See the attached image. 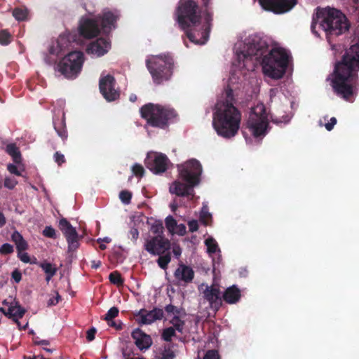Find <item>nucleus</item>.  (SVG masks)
I'll use <instances>...</instances> for the list:
<instances>
[{"mask_svg":"<svg viewBox=\"0 0 359 359\" xmlns=\"http://www.w3.org/2000/svg\"><path fill=\"white\" fill-rule=\"evenodd\" d=\"M267 43L258 35H251L245 39L243 50L237 52L239 63L248 60L261 61L264 74L273 79H279L285 74L288 65V55L281 48H273L268 52Z\"/></svg>","mask_w":359,"mask_h":359,"instance_id":"f257e3e1","label":"nucleus"},{"mask_svg":"<svg viewBox=\"0 0 359 359\" xmlns=\"http://www.w3.org/2000/svg\"><path fill=\"white\" fill-rule=\"evenodd\" d=\"M236 99L233 90H225L224 99L217 102L212 114V126L219 136L229 139L238 132L241 113L234 106Z\"/></svg>","mask_w":359,"mask_h":359,"instance_id":"f03ea898","label":"nucleus"},{"mask_svg":"<svg viewBox=\"0 0 359 359\" xmlns=\"http://www.w3.org/2000/svg\"><path fill=\"white\" fill-rule=\"evenodd\" d=\"M177 22L185 31L189 41L196 44H204L209 37V30L201 25V10L194 0L180 2L177 11Z\"/></svg>","mask_w":359,"mask_h":359,"instance_id":"7ed1b4c3","label":"nucleus"},{"mask_svg":"<svg viewBox=\"0 0 359 359\" xmlns=\"http://www.w3.org/2000/svg\"><path fill=\"white\" fill-rule=\"evenodd\" d=\"M179 178L180 180H175L170 187V192L178 196H194V187L199 184L201 175L202 174V165L196 159H191L184 164L178 165Z\"/></svg>","mask_w":359,"mask_h":359,"instance_id":"20e7f679","label":"nucleus"},{"mask_svg":"<svg viewBox=\"0 0 359 359\" xmlns=\"http://www.w3.org/2000/svg\"><path fill=\"white\" fill-rule=\"evenodd\" d=\"M140 113L149 126L160 129L167 128L177 116L174 109L154 103L144 104Z\"/></svg>","mask_w":359,"mask_h":359,"instance_id":"39448f33","label":"nucleus"},{"mask_svg":"<svg viewBox=\"0 0 359 359\" xmlns=\"http://www.w3.org/2000/svg\"><path fill=\"white\" fill-rule=\"evenodd\" d=\"M146 65L154 82L159 85L171 78L174 60L170 54H161L147 60Z\"/></svg>","mask_w":359,"mask_h":359,"instance_id":"423d86ee","label":"nucleus"},{"mask_svg":"<svg viewBox=\"0 0 359 359\" xmlns=\"http://www.w3.org/2000/svg\"><path fill=\"white\" fill-rule=\"evenodd\" d=\"M116 20V15L111 11L104 12L102 15L97 16L96 19H83L80 22L79 27V34L86 39L94 38L100 34L99 23L101 24L103 29L110 30L112 27H114V25Z\"/></svg>","mask_w":359,"mask_h":359,"instance_id":"0eeeda50","label":"nucleus"},{"mask_svg":"<svg viewBox=\"0 0 359 359\" xmlns=\"http://www.w3.org/2000/svg\"><path fill=\"white\" fill-rule=\"evenodd\" d=\"M323 17L320 27L327 34L340 35L348 29L347 20L340 11L336 9H320L317 8V18Z\"/></svg>","mask_w":359,"mask_h":359,"instance_id":"6e6552de","label":"nucleus"},{"mask_svg":"<svg viewBox=\"0 0 359 359\" xmlns=\"http://www.w3.org/2000/svg\"><path fill=\"white\" fill-rule=\"evenodd\" d=\"M269 121L268 114L264 104H257L252 107L247 121V128L256 137H264L267 133Z\"/></svg>","mask_w":359,"mask_h":359,"instance_id":"1a4fd4ad","label":"nucleus"},{"mask_svg":"<svg viewBox=\"0 0 359 359\" xmlns=\"http://www.w3.org/2000/svg\"><path fill=\"white\" fill-rule=\"evenodd\" d=\"M83 62L84 55L82 52L72 51L59 61L56 69L65 78L74 79L81 71Z\"/></svg>","mask_w":359,"mask_h":359,"instance_id":"9d476101","label":"nucleus"},{"mask_svg":"<svg viewBox=\"0 0 359 359\" xmlns=\"http://www.w3.org/2000/svg\"><path fill=\"white\" fill-rule=\"evenodd\" d=\"M144 248L151 255H161L170 250L171 243L164 236H152L146 240Z\"/></svg>","mask_w":359,"mask_h":359,"instance_id":"9b49d317","label":"nucleus"},{"mask_svg":"<svg viewBox=\"0 0 359 359\" xmlns=\"http://www.w3.org/2000/svg\"><path fill=\"white\" fill-rule=\"evenodd\" d=\"M116 85L115 78L110 74L100 79V91L107 101L113 102L119 98L120 91L116 88Z\"/></svg>","mask_w":359,"mask_h":359,"instance_id":"f8f14e48","label":"nucleus"},{"mask_svg":"<svg viewBox=\"0 0 359 359\" xmlns=\"http://www.w3.org/2000/svg\"><path fill=\"white\" fill-rule=\"evenodd\" d=\"M59 228L65 237L68 244V252H75L79 248V236L76 229L65 218H62L59 222Z\"/></svg>","mask_w":359,"mask_h":359,"instance_id":"ddd939ff","label":"nucleus"},{"mask_svg":"<svg viewBox=\"0 0 359 359\" xmlns=\"http://www.w3.org/2000/svg\"><path fill=\"white\" fill-rule=\"evenodd\" d=\"M262 7L276 14L290 11L297 4V0H259Z\"/></svg>","mask_w":359,"mask_h":359,"instance_id":"4468645a","label":"nucleus"},{"mask_svg":"<svg viewBox=\"0 0 359 359\" xmlns=\"http://www.w3.org/2000/svg\"><path fill=\"white\" fill-rule=\"evenodd\" d=\"M169 159L165 154H148L145 165L154 174H161L166 171Z\"/></svg>","mask_w":359,"mask_h":359,"instance_id":"2eb2a0df","label":"nucleus"},{"mask_svg":"<svg viewBox=\"0 0 359 359\" xmlns=\"http://www.w3.org/2000/svg\"><path fill=\"white\" fill-rule=\"evenodd\" d=\"M163 309L154 308L149 311L145 309H142L135 314V316L139 324L149 325L156 320H161L163 318Z\"/></svg>","mask_w":359,"mask_h":359,"instance_id":"dca6fc26","label":"nucleus"},{"mask_svg":"<svg viewBox=\"0 0 359 359\" xmlns=\"http://www.w3.org/2000/svg\"><path fill=\"white\" fill-rule=\"evenodd\" d=\"M204 299L209 303L210 306L215 311H218L222 305L219 288L212 285L207 286L203 292Z\"/></svg>","mask_w":359,"mask_h":359,"instance_id":"f3484780","label":"nucleus"},{"mask_svg":"<svg viewBox=\"0 0 359 359\" xmlns=\"http://www.w3.org/2000/svg\"><path fill=\"white\" fill-rule=\"evenodd\" d=\"M109 48V41L107 39L101 37L90 43L87 47L86 51L89 54L95 55L100 57L107 53Z\"/></svg>","mask_w":359,"mask_h":359,"instance_id":"a211bd4d","label":"nucleus"},{"mask_svg":"<svg viewBox=\"0 0 359 359\" xmlns=\"http://www.w3.org/2000/svg\"><path fill=\"white\" fill-rule=\"evenodd\" d=\"M137 347L142 351L150 348L152 344V339L149 334L144 333L141 329H135L131 334Z\"/></svg>","mask_w":359,"mask_h":359,"instance_id":"6ab92c4d","label":"nucleus"},{"mask_svg":"<svg viewBox=\"0 0 359 359\" xmlns=\"http://www.w3.org/2000/svg\"><path fill=\"white\" fill-rule=\"evenodd\" d=\"M174 276L178 281L189 283L194 278V271L191 267L180 263L174 273Z\"/></svg>","mask_w":359,"mask_h":359,"instance_id":"aec40b11","label":"nucleus"},{"mask_svg":"<svg viewBox=\"0 0 359 359\" xmlns=\"http://www.w3.org/2000/svg\"><path fill=\"white\" fill-rule=\"evenodd\" d=\"M241 298V291L237 285L228 287L222 294V299L229 304L238 303Z\"/></svg>","mask_w":359,"mask_h":359,"instance_id":"412c9836","label":"nucleus"},{"mask_svg":"<svg viewBox=\"0 0 359 359\" xmlns=\"http://www.w3.org/2000/svg\"><path fill=\"white\" fill-rule=\"evenodd\" d=\"M25 312L26 310L20 305L19 302L15 301L9 305L7 314H8V318L12 319L16 324H19V319L24 316Z\"/></svg>","mask_w":359,"mask_h":359,"instance_id":"4be33fe9","label":"nucleus"},{"mask_svg":"<svg viewBox=\"0 0 359 359\" xmlns=\"http://www.w3.org/2000/svg\"><path fill=\"white\" fill-rule=\"evenodd\" d=\"M54 128L59 137L62 138L63 141L67 139L68 134L66 128L65 119L57 118L53 119Z\"/></svg>","mask_w":359,"mask_h":359,"instance_id":"5701e85b","label":"nucleus"},{"mask_svg":"<svg viewBox=\"0 0 359 359\" xmlns=\"http://www.w3.org/2000/svg\"><path fill=\"white\" fill-rule=\"evenodd\" d=\"M69 41L65 37L60 36L58 39L53 43L49 48V53L51 55H59L62 53L64 50L65 45L67 46Z\"/></svg>","mask_w":359,"mask_h":359,"instance_id":"b1692460","label":"nucleus"},{"mask_svg":"<svg viewBox=\"0 0 359 359\" xmlns=\"http://www.w3.org/2000/svg\"><path fill=\"white\" fill-rule=\"evenodd\" d=\"M11 240L13 242L15 243L18 252H21L27 249V243L18 231H15L12 233Z\"/></svg>","mask_w":359,"mask_h":359,"instance_id":"393cba45","label":"nucleus"},{"mask_svg":"<svg viewBox=\"0 0 359 359\" xmlns=\"http://www.w3.org/2000/svg\"><path fill=\"white\" fill-rule=\"evenodd\" d=\"M6 151L12 157L15 163L19 164L22 161V156L18 147L14 143L6 146Z\"/></svg>","mask_w":359,"mask_h":359,"instance_id":"a878e982","label":"nucleus"},{"mask_svg":"<svg viewBox=\"0 0 359 359\" xmlns=\"http://www.w3.org/2000/svg\"><path fill=\"white\" fill-rule=\"evenodd\" d=\"M39 265L46 274V281H50V280L55 275L57 272L56 267H55L52 264L46 261L39 263Z\"/></svg>","mask_w":359,"mask_h":359,"instance_id":"bb28decb","label":"nucleus"},{"mask_svg":"<svg viewBox=\"0 0 359 359\" xmlns=\"http://www.w3.org/2000/svg\"><path fill=\"white\" fill-rule=\"evenodd\" d=\"M158 258L157 259V264H158V266L161 269L165 270L168 268V264L171 261V254H170V250L166 252L163 255H158Z\"/></svg>","mask_w":359,"mask_h":359,"instance_id":"cd10ccee","label":"nucleus"},{"mask_svg":"<svg viewBox=\"0 0 359 359\" xmlns=\"http://www.w3.org/2000/svg\"><path fill=\"white\" fill-rule=\"evenodd\" d=\"M175 331L183 334L185 323L178 316H175L170 321Z\"/></svg>","mask_w":359,"mask_h":359,"instance_id":"c85d7f7f","label":"nucleus"},{"mask_svg":"<svg viewBox=\"0 0 359 359\" xmlns=\"http://www.w3.org/2000/svg\"><path fill=\"white\" fill-rule=\"evenodd\" d=\"M109 279L111 283L116 285L117 286H122L124 283L123 278L121 277V273L117 271L111 272L109 276Z\"/></svg>","mask_w":359,"mask_h":359,"instance_id":"c756f323","label":"nucleus"},{"mask_svg":"<svg viewBox=\"0 0 359 359\" xmlns=\"http://www.w3.org/2000/svg\"><path fill=\"white\" fill-rule=\"evenodd\" d=\"M176 331L174 327L165 328L161 334V338L167 342H170L173 337L175 336Z\"/></svg>","mask_w":359,"mask_h":359,"instance_id":"7c9ffc66","label":"nucleus"},{"mask_svg":"<svg viewBox=\"0 0 359 359\" xmlns=\"http://www.w3.org/2000/svg\"><path fill=\"white\" fill-rule=\"evenodd\" d=\"M13 15L18 21H24L27 18L28 12L27 9L15 8L13 11Z\"/></svg>","mask_w":359,"mask_h":359,"instance_id":"2f4dec72","label":"nucleus"},{"mask_svg":"<svg viewBox=\"0 0 359 359\" xmlns=\"http://www.w3.org/2000/svg\"><path fill=\"white\" fill-rule=\"evenodd\" d=\"M163 230L164 227L161 221H156L150 228V231L155 235L154 236H164Z\"/></svg>","mask_w":359,"mask_h":359,"instance_id":"473e14b6","label":"nucleus"},{"mask_svg":"<svg viewBox=\"0 0 359 359\" xmlns=\"http://www.w3.org/2000/svg\"><path fill=\"white\" fill-rule=\"evenodd\" d=\"M212 219V215L208 212V209L206 206L202 208L200 214V221L205 225L207 226L210 224Z\"/></svg>","mask_w":359,"mask_h":359,"instance_id":"72a5a7b5","label":"nucleus"},{"mask_svg":"<svg viewBox=\"0 0 359 359\" xmlns=\"http://www.w3.org/2000/svg\"><path fill=\"white\" fill-rule=\"evenodd\" d=\"M12 40V35L7 29L0 31V44L3 46L8 45Z\"/></svg>","mask_w":359,"mask_h":359,"instance_id":"f704fd0d","label":"nucleus"},{"mask_svg":"<svg viewBox=\"0 0 359 359\" xmlns=\"http://www.w3.org/2000/svg\"><path fill=\"white\" fill-rule=\"evenodd\" d=\"M205 244L207 246L208 252L210 254L215 253L218 249V245L216 241L212 238H208L205 241Z\"/></svg>","mask_w":359,"mask_h":359,"instance_id":"c9c22d12","label":"nucleus"},{"mask_svg":"<svg viewBox=\"0 0 359 359\" xmlns=\"http://www.w3.org/2000/svg\"><path fill=\"white\" fill-rule=\"evenodd\" d=\"M120 200L125 204H129L132 198V193L128 190H122L119 193Z\"/></svg>","mask_w":359,"mask_h":359,"instance_id":"e433bc0d","label":"nucleus"},{"mask_svg":"<svg viewBox=\"0 0 359 359\" xmlns=\"http://www.w3.org/2000/svg\"><path fill=\"white\" fill-rule=\"evenodd\" d=\"M132 171L134 175L137 177H142L144 175V168L141 164L135 163L132 167Z\"/></svg>","mask_w":359,"mask_h":359,"instance_id":"4c0bfd02","label":"nucleus"},{"mask_svg":"<svg viewBox=\"0 0 359 359\" xmlns=\"http://www.w3.org/2000/svg\"><path fill=\"white\" fill-rule=\"evenodd\" d=\"M118 314V309L117 307L113 306L109 309L105 315L104 320L109 322L115 318Z\"/></svg>","mask_w":359,"mask_h":359,"instance_id":"58836bf2","label":"nucleus"},{"mask_svg":"<svg viewBox=\"0 0 359 359\" xmlns=\"http://www.w3.org/2000/svg\"><path fill=\"white\" fill-rule=\"evenodd\" d=\"M165 226L169 231L172 232L174 231L177 226V222L172 216L169 215L165 218Z\"/></svg>","mask_w":359,"mask_h":359,"instance_id":"ea45409f","label":"nucleus"},{"mask_svg":"<svg viewBox=\"0 0 359 359\" xmlns=\"http://www.w3.org/2000/svg\"><path fill=\"white\" fill-rule=\"evenodd\" d=\"M203 359H220V355L217 350L212 349L206 351Z\"/></svg>","mask_w":359,"mask_h":359,"instance_id":"a19ab883","label":"nucleus"},{"mask_svg":"<svg viewBox=\"0 0 359 359\" xmlns=\"http://www.w3.org/2000/svg\"><path fill=\"white\" fill-rule=\"evenodd\" d=\"M43 235L47 238H55V230L52 226H46L43 231Z\"/></svg>","mask_w":359,"mask_h":359,"instance_id":"79ce46f5","label":"nucleus"},{"mask_svg":"<svg viewBox=\"0 0 359 359\" xmlns=\"http://www.w3.org/2000/svg\"><path fill=\"white\" fill-rule=\"evenodd\" d=\"M53 158L55 162L59 165L61 166L64 163L66 162V159L65 156L59 151H56L53 155Z\"/></svg>","mask_w":359,"mask_h":359,"instance_id":"37998d69","label":"nucleus"},{"mask_svg":"<svg viewBox=\"0 0 359 359\" xmlns=\"http://www.w3.org/2000/svg\"><path fill=\"white\" fill-rule=\"evenodd\" d=\"M13 252V247L9 243H4L0 247V253L2 255L11 254Z\"/></svg>","mask_w":359,"mask_h":359,"instance_id":"c03bdc74","label":"nucleus"},{"mask_svg":"<svg viewBox=\"0 0 359 359\" xmlns=\"http://www.w3.org/2000/svg\"><path fill=\"white\" fill-rule=\"evenodd\" d=\"M323 20V17H320L317 18V12L313 15V19H312V23H311V32L316 34H317V32L316 31V25L322 21Z\"/></svg>","mask_w":359,"mask_h":359,"instance_id":"a18cd8bd","label":"nucleus"},{"mask_svg":"<svg viewBox=\"0 0 359 359\" xmlns=\"http://www.w3.org/2000/svg\"><path fill=\"white\" fill-rule=\"evenodd\" d=\"M17 181L14 178L11 177H6L4 180V186L5 187L13 189L17 184Z\"/></svg>","mask_w":359,"mask_h":359,"instance_id":"49530a36","label":"nucleus"},{"mask_svg":"<svg viewBox=\"0 0 359 359\" xmlns=\"http://www.w3.org/2000/svg\"><path fill=\"white\" fill-rule=\"evenodd\" d=\"M165 311L169 314L172 313L175 316H178L180 313V310L172 304H168L165 307Z\"/></svg>","mask_w":359,"mask_h":359,"instance_id":"de8ad7c7","label":"nucleus"},{"mask_svg":"<svg viewBox=\"0 0 359 359\" xmlns=\"http://www.w3.org/2000/svg\"><path fill=\"white\" fill-rule=\"evenodd\" d=\"M97 330L95 327L90 328L86 332V339L88 341H91L95 339Z\"/></svg>","mask_w":359,"mask_h":359,"instance_id":"09e8293b","label":"nucleus"},{"mask_svg":"<svg viewBox=\"0 0 359 359\" xmlns=\"http://www.w3.org/2000/svg\"><path fill=\"white\" fill-rule=\"evenodd\" d=\"M11 277L15 283H18L22 280V273L18 269H15L11 273Z\"/></svg>","mask_w":359,"mask_h":359,"instance_id":"8fccbe9b","label":"nucleus"},{"mask_svg":"<svg viewBox=\"0 0 359 359\" xmlns=\"http://www.w3.org/2000/svg\"><path fill=\"white\" fill-rule=\"evenodd\" d=\"M188 226L191 232H195L198 229V222L195 219H192L188 222Z\"/></svg>","mask_w":359,"mask_h":359,"instance_id":"3c124183","label":"nucleus"},{"mask_svg":"<svg viewBox=\"0 0 359 359\" xmlns=\"http://www.w3.org/2000/svg\"><path fill=\"white\" fill-rule=\"evenodd\" d=\"M161 355V359H174L175 357L173 351L170 350H165Z\"/></svg>","mask_w":359,"mask_h":359,"instance_id":"603ef678","label":"nucleus"},{"mask_svg":"<svg viewBox=\"0 0 359 359\" xmlns=\"http://www.w3.org/2000/svg\"><path fill=\"white\" fill-rule=\"evenodd\" d=\"M7 170L11 173V174H14L17 176H20L21 175V173L19 172L18 168L16 165H13V164H8L7 165Z\"/></svg>","mask_w":359,"mask_h":359,"instance_id":"864d4df0","label":"nucleus"},{"mask_svg":"<svg viewBox=\"0 0 359 359\" xmlns=\"http://www.w3.org/2000/svg\"><path fill=\"white\" fill-rule=\"evenodd\" d=\"M337 122V118L335 117H332L330 121L325 125L326 130L331 131L333 129L334 125H336Z\"/></svg>","mask_w":359,"mask_h":359,"instance_id":"5fc2aeb1","label":"nucleus"},{"mask_svg":"<svg viewBox=\"0 0 359 359\" xmlns=\"http://www.w3.org/2000/svg\"><path fill=\"white\" fill-rule=\"evenodd\" d=\"M18 252V257L19 259L24 263H29L30 262V258L29 255L27 252Z\"/></svg>","mask_w":359,"mask_h":359,"instance_id":"6e6d98bb","label":"nucleus"},{"mask_svg":"<svg viewBox=\"0 0 359 359\" xmlns=\"http://www.w3.org/2000/svg\"><path fill=\"white\" fill-rule=\"evenodd\" d=\"M130 239L136 242L139 237V231L136 228H132L130 231Z\"/></svg>","mask_w":359,"mask_h":359,"instance_id":"4d7b16f0","label":"nucleus"},{"mask_svg":"<svg viewBox=\"0 0 359 359\" xmlns=\"http://www.w3.org/2000/svg\"><path fill=\"white\" fill-rule=\"evenodd\" d=\"M60 299H61V297L59 295L58 293H57V295L55 297H53L52 298H50V299L48 302V304L49 306L56 305Z\"/></svg>","mask_w":359,"mask_h":359,"instance_id":"13d9d810","label":"nucleus"},{"mask_svg":"<svg viewBox=\"0 0 359 359\" xmlns=\"http://www.w3.org/2000/svg\"><path fill=\"white\" fill-rule=\"evenodd\" d=\"M172 252H173L174 255L177 258H178L181 255L182 250L180 246H176V247L173 248Z\"/></svg>","mask_w":359,"mask_h":359,"instance_id":"bf43d9fd","label":"nucleus"},{"mask_svg":"<svg viewBox=\"0 0 359 359\" xmlns=\"http://www.w3.org/2000/svg\"><path fill=\"white\" fill-rule=\"evenodd\" d=\"M6 223V219L4 215L0 212V227L4 226Z\"/></svg>","mask_w":359,"mask_h":359,"instance_id":"052dcab7","label":"nucleus"},{"mask_svg":"<svg viewBox=\"0 0 359 359\" xmlns=\"http://www.w3.org/2000/svg\"><path fill=\"white\" fill-rule=\"evenodd\" d=\"M179 229V234L183 236L186 233V226L184 224H180L178 226Z\"/></svg>","mask_w":359,"mask_h":359,"instance_id":"680f3d73","label":"nucleus"},{"mask_svg":"<svg viewBox=\"0 0 359 359\" xmlns=\"http://www.w3.org/2000/svg\"><path fill=\"white\" fill-rule=\"evenodd\" d=\"M101 266V262L100 261H93L91 264V267L93 269H98Z\"/></svg>","mask_w":359,"mask_h":359,"instance_id":"e2e57ef3","label":"nucleus"},{"mask_svg":"<svg viewBox=\"0 0 359 359\" xmlns=\"http://www.w3.org/2000/svg\"><path fill=\"white\" fill-rule=\"evenodd\" d=\"M205 20L206 22L208 24V26H210V22L212 20V15L209 12H207L205 14Z\"/></svg>","mask_w":359,"mask_h":359,"instance_id":"0e129e2a","label":"nucleus"},{"mask_svg":"<svg viewBox=\"0 0 359 359\" xmlns=\"http://www.w3.org/2000/svg\"><path fill=\"white\" fill-rule=\"evenodd\" d=\"M111 241V239L109 237H104L103 238H98L97 239V242L98 243H102V242H104V243H109Z\"/></svg>","mask_w":359,"mask_h":359,"instance_id":"69168bd1","label":"nucleus"},{"mask_svg":"<svg viewBox=\"0 0 359 359\" xmlns=\"http://www.w3.org/2000/svg\"><path fill=\"white\" fill-rule=\"evenodd\" d=\"M36 345H49L50 342L48 340H39V341H35Z\"/></svg>","mask_w":359,"mask_h":359,"instance_id":"338daca9","label":"nucleus"},{"mask_svg":"<svg viewBox=\"0 0 359 359\" xmlns=\"http://www.w3.org/2000/svg\"><path fill=\"white\" fill-rule=\"evenodd\" d=\"M137 100V97L136 95L135 94H131L129 97V100L132 102H136Z\"/></svg>","mask_w":359,"mask_h":359,"instance_id":"774afa93","label":"nucleus"}]
</instances>
